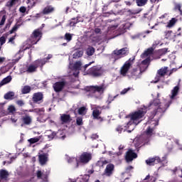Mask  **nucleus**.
I'll list each match as a JSON object with an SVG mask.
<instances>
[{"label":"nucleus","instance_id":"obj_6","mask_svg":"<svg viewBox=\"0 0 182 182\" xmlns=\"http://www.w3.org/2000/svg\"><path fill=\"white\" fill-rule=\"evenodd\" d=\"M129 50L127 48H123L119 50H115L112 53V59H114V62L116 60H119V59H122V58H124L126 55H127V52Z\"/></svg>","mask_w":182,"mask_h":182},{"label":"nucleus","instance_id":"obj_4","mask_svg":"<svg viewBox=\"0 0 182 182\" xmlns=\"http://www.w3.org/2000/svg\"><path fill=\"white\" fill-rule=\"evenodd\" d=\"M146 70L141 69V65H137L136 68L131 69L129 71V75H128L129 77H132V79H140L141 77V75L143 72Z\"/></svg>","mask_w":182,"mask_h":182},{"label":"nucleus","instance_id":"obj_36","mask_svg":"<svg viewBox=\"0 0 182 182\" xmlns=\"http://www.w3.org/2000/svg\"><path fill=\"white\" fill-rule=\"evenodd\" d=\"M86 110H87L86 109V107H80L78 109V114H80L81 116H85V114H86Z\"/></svg>","mask_w":182,"mask_h":182},{"label":"nucleus","instance_id":"obj_44","mask_svg":"<svg viewBox=\"0 0 182 182\" xmlns=\"http://www.w3.org/2000/svg\"><path fill=\"white\" fill-rule=\"evenodd\" d=\"M149 63H150V58H146V59L142 60L141 64H138V65H141V69L143 65H144L145 66H147V65H149Z\"/></svg>","mask_w":182,"mask_h":182},{"label":"nucleus","instance_id":"obj_38","mask_svg":"<svg viewBox=\"0 0 182 182\" xmlns=\"http://www.w3.org/2000/svg\"><path fill=\"white\" fill-rule=\"evenodd\" d=\"M12 22H13V21H12L11 18L8 19L6 26H5V27L3 29V31L4 32L6 31L7 29H9V28H11V25H12Z\"/></svg>","mask_w":182,"mask_h":182},{"label":"nucleus","instance_id":"obj_37","mask_svg":"<svg viewBox=\"0 0 182 182\" xmlns=\"http://www.w3.org/2000/svg\"><path fill=\"white\" fill-rule=\"evenodd\" d=\"M153 52H154V48H153L152 47L149 48L144 52L143 55L149 56V55H151L153 53Z\"/></svg>","mask_w":182,"mask_h":182},{"label":"nucleus","instance_id":"obj_51","mask_svg":"<svg viewBox=\"0 0 182 182\" xmlns=\"http://www.w3.org/2000/svg\"><path fill=\"white\" fill-rule=\"evenodd\" d=\"M36 4H38V0H32L30 1L31 8H33V6H36Z\"/></svg>","mask_w":182,"mask_h":182},{"label":"nucleus","instance_id":"obj_26","mask_svg":"<svg viewBox=\"0 0 182 182\" xmlns=\"http://www.w3.org/2000/svg\"><path fill=\"white\" fill-rule=\"evenodd\" d=\"M11 80H12V77L11 75H9L6 77L4 78L0 82V87H1V86H4V85L9 83Z\"/></svg>","mask_w":182,"mask_h":182},{"label":"nucleus","instance_id":"obj_41","mask_svg":"<svg viewBox=\"0 0 182 182\" xmlns=\"http://www.w3.org/2000/svg\"><path fill=\"white\" fill-rule=\"evenodd\" d=\"M77 126H83V118L82 117H78L76 119Z\"/></svg>","mask_w":182,"mask_h":182},{"label":"nucleus","instance_id":"obj_22","mask_svg":"<svg viewBox=\"0 0 182 182\" xmlns=\"http://www.w3.org/2000/svg\"><path fill=\"white\" fill-rule=\"evenodd\" d=\"M100 114H102V112H100L99 109H94L92 112L94 119H97V120H100L102 122L103 118H102V117H99Z\"/></svg>","mask_w":182,"mask_h":182},{"label":"nucleus","instance_id":"obj_31","mask_svg":"<svg viewBox=\"0 0 182 182\" xmlns=\"http://www.w3.org/2000/svg\"><path fill=\"white\" fill-rule=\"evenodd\" d=\"M36 69H38V67L33 65H30L26 70V72L28 73H33V72H36Z\"/></svg>","mask_w":182,"mask_h":182},{"label":"nucleus","instance_id":"obj_35","mask_svg":"<svg viewBox=\"0 0 182 182\" xmlns=\"http://www.w3.org/2000/svg\"><path fill=\"white\" fill-rule=\"evenodd\" d=\"M73 38V34H71L70 33H66L64 36V39L67 41V42H70Z\"/></svg>","mask_w":182,"mask_h":182},{"label":"nucleus","instance_id":"obj_32","mask_svg":"<svg viewBox=\"0 0 182 182\" xmlns=\"http://www.w3.org/2000/svg\"><path fill=\"white\" fill-rule=\"evenodd\" d=\"M137 6H146L149 0H135Z\"/></svg>","mask_w":182,"mask_h":182},{"label":"nucleus","instance_id":"obj_34","mask_svg":"<svg viewBox=\"0 0 182 182\" xmlns=\"http://www.w3.org/2000/svg\"><path fill=\"white\" fill-rule=\"evenodd\" d=\"M21 92L23 95H28V93H31V86L26 85L21 90Z\"/></svg>","mask_w":182,"mask_h":182},{"label":"nucleus","instance_id":"obj_59","mask_svg":"<svg viewBox=\"0 0 182 182\" xmlns=\"http://www.w3.org/2000/svg\"><path fill=\"white\" fill-rule=\"evenodd\" d=\"M178 69L177 68H172L169 73L168 74V76H170L171 75H172L174 72H177Z\"/></svg>","mask_w":182,"mask_h":182},{"label":"nucleus","instance_id":"obj_58","mask_svg":"<svg viewBox=\"0 0 182 182\" xmlns=\"http://www.w3.org/2000/svg\"><path fill=\"white\" fill-rule=\"evenodd\" d=\"M16 104L18 105V106H23V105H25V103L23 102V101L22 100H18L16 102Z\"/></svg>","mask_w":182,"mask_h":182},{"label":"nucleus","instance_id":"obj_50","mask_svg":"<svg viewBox=\"0 0 182 182\" xmlns=\"http://www.w3.org/2000/svg\"><path fill=\"white\" fill-rule=\"evenodd\" d=\"M34 112H36V113H43L45 112V108H36L34 109Z\"/></svg>","mask_w":182,"mask_h":182},{"label":"nucleus","instance_id":"obj_43","mask_svg":"<svg viewBox=\"0 0 182 182\" xmlns=\"http://www.w3.org/2000/svg\"><path fill=\"white\" fill-rule=\"evenodd\" d=\"M174 9H175L176 11H178L180 12V15H181V16H182L181 4H175Z\"/></svg>","mask_w":182,"mask_h":182},{"label":"nucleus","instance_id":"obj_5","mask_svg":"<svg viewBox=\"0 0 182 182\" xmlns=\"http://www.w3.org/2000/svg\"><path fill=\"white\" fill-rule=\"evenodd\" d=\"M145 114L146 111H144L143 108H140L139 109L129 114L127 117H129L132 122H137V120L143 119Z\"/></svg>","mask_w":182,"mask_h":182},{"label":"nucleus","instance_id":"obj_3","mask_svg":"<svg viewBox=\"0 0 182 182\" xmlns=\"http://www.w3.org/2000/svg\"><path fill=\"white\" fill-rule=\"evenodd\" d=\"M87 75L92 77H100L103 75V68L100 65H94L87 70Z\"/></svg>","mask_w":182,"mask_h":182},{"label":"nucleus","instance_id":"obj_13","mask_svg":"<svg viewBox=\"0 0 182 182\" xmlns=\"http://www.w3.org/2000/svg\"><path fill=\"white\" fill-rule=\"evenodd\" d=\"M65 85L66 82L65 81H60L54 83L53 87L56 93H59V92H62V90H63V87H65Z\"/></svg>","mask_w":182,"mask_h":182},{"label":"nucleus","instance_id":"obj_62","mask_svg":"<svg viewBox=\"0 0 182 182\" xmlns=\"http://www.w3.org/2000/svg\"><path fill=\"white\" fill-rule=\"evenodd\" d=\"M95 33H102V30L99 28L95 29Z\"/></svg>","mask_w":182,"mask_h":182},{"label":"nucleus","instance_id":"obj_15","mask_svg":"<svg viewBox=\"0 0 182 182\" xmlns=\"http://www.w3.org/2000/svg\"><path fill=\"white\" fill-rule=\"evenodd\" d=\"M113 171H114V165L113 164H109L107 165L104 173H105V176L110 177V176H112V174H113Z\"/></svg>","mask_w":182,"mask_h":182},{"label":"nucleus","instance_id":"obj_64","mask_svg":"<svg viewBox=\"0 0 182 182\" xmlns=\"http://www.w3.org/2000/svg\"><path fill=\"white\" fill-rule=\"evenodd\" d=\"M73 182H84V181H83V179L77 178V181H74Z\"/></svg>","mask_w":182,"mask_h":182},{"label":"nucleus","instance_id":"obj_48","mask_svg":"<svg viewBox=\"0 0 182 182\" xmlns=\"http://www.w3.org/2000/svg\"><path fill=\"white\" fill-rule=\"evenodd\" d=\"M16 31H18V25L16 24L9 31V33L12 34L14 32H16Z\"/></svg>","mask_w":182,"mask_h":182},{"label":"nucleus","instance_id":"obj_63","mask_svg":"<svg viewBox=\"0 0 182 182\" xmlns=\"http://www.w3.org/2000/svg\"><path fill=\"white\" fill-rule=\"evenodd\" d=\"M46 60H49L50 59H52V55L51 54H48V56L44 58Z\"/></svg>","mask_w":182,"mask_h":182},{"label":"nucleus","instance_id":"obj_45","mask_svg":"<svg viewBox=\"0 0 182 182\" xmlns=\"http://www.w3.org/2000/svg\"><path fill=\"white\" fill-rule=\"evenodd\" d=\"M6 21V15H4L0 21V26H4V25H5Z\"/></svg>","mask_w":182,"mask_h":182},{"label":"nucleus","instance_id":"obj_56","mask_svg":"<svg viewBox=\"0 0 182 182\" xmlns=\"http://www.w3.org/2000/svg\"><path fill=\"white\" fill-rule=\"evenodd\" d=\"M56 136V132H53L50 135H48V139H55Z\"/></svg>","mask_w":182,"mask_h":182},{"label":"nucleus","instance_id":"obj_29","mask_svg":"<svg viewBox=\"0 0 182 182\" xmlns=\"http://www.w3.org/2000/svg\"><path fill=\"white\" fill-rule=\"evenodd\" d=\"M83 56V50H78L74 53L73 55V59H79V58H82Z\"/></svg>","mask_w":182,"mask_h":182},{"label":"nucleus","instance_id":"obj_12","mask_svg":"<svg viewBox=\"0 0 182 182\" xmlns=\"http://www.w3.org/2000/svg\"><path fill=\"white\" fill-rule=\"evenodd\" d=\"M32 102L33 103H42L43 102V94L42 92H36L33 95Z\"/></svg>","mask_w":182,"mask_h":182},{"label":"nucleus","instance_id":"obj_40","mask_svg":"<svg viewBox=\"0 0 182 182\" xmlns=\"http://www.w3.org/2000/svg\"><path fill=\"white\" fill-rule=\"evenodd\" d=\"M82 66V63L80 61H77L73 65L74 69L75 70H80V68Z\"/></svg>","mask_w":182,"mask_h":182},{"label":"nucleus","instance_id":"obj_10","mask_svg":"<svg viewBox=\"0 0 182 182\" xmlns=\"http://www.w3.org/2000/svg\"><path fill=\"white\" fill-rule=\"evenodd\" d=\"M92 160V154L88 152H83L80 156V162L84 164H87L89 161Z\"/></svg>","mask_w":182,"mask_h":182},{"label":"nucleus","instance_id":"obj_39","mask_svg":"<svg viewBox=\"0 0 182 182\" xmlns=\"http://www.w3.org/2000/svg\"><path fill=\"white\" fill-rule=\"evenodd\" d=\"M39 140H41L40 137H34L28 139V141L30 142V144H35V143H38Z\"/></svg>","mask_w":182,"mask_h":182},{"label":"nucleus","instance_id":"obj_21","mask_svg":"<svg viewBox=\"0 0 182 182\" xmlns=\"http://www.w3.org/2000/svg\"><path fill=\"white\" fill-rule=\"evenodd\" d=\"M168 72V67H163L157 70V75H159L161 77H164Z\"/></svg>","mask_w":182,"mask_h":182},{"label":"nucleus","instance_id":"obj_8","mask_svg":"<svg viewBox=\"0 0 182 182\" xmlns=\"http://www.w3.org/2000/svg\"><path fill=\"white\" fill-rule=\"evenodd\" d=\"M107 87L105 84H102L101 85H92L88 87V92H90V93L97 92L100 93V95H103Z\"/></svg>","mask_w":182,"mask_h":182},{"label":"nucleus","instance_id":"obj_30","mask_svg":"<svg viewBox=\"0 0 182 182\" xmlns=\"http://www.w3.org/2000/svg\"><path fill=\"white\" fill-rule=\"evenodd\" d=\"M95 48L92 46H89L86 50V53L87 56H93V55L95 54Z\"/></svg>","mask_w":182,"mask_h":182},{"label":"nucleus","instance_id":"obj_14","mask_svg":"<svg viewBox=\"0 0 182 182\" xmlns=\"http://www.w3.org/2000/svg\"><path fill=\"white\" fill-rule=\"evenodd\" d=\"M161 161V159L159 156H155L153 158H149L145 161L147 166H154L155 164H159Z\"/></svg>","mask_w":182,"mask_h":182},{"label":"nucleus","instance_id":"obj_2","mask_svg":"<svg viewBox=\"0 0 182 182\" xmlns=\"http://www.w3.org/2000/svg\"><path fill=\"white\" fill-rule=\"evenodd\" d=\"M134 60H136V56L130 58L123 64V65L121 67L119 70V75H121V76H123L124 77H126V76H127L129 71L133 67Z\"/></svg>","mask_w":182,"mask_h":182},{"label":"nucleus","instance_id":"obj_33","mask_svg":"<svg viewBox=\"0 0 182 182\" xmlns=\"http://www.w3.org/2000/svg\"><path fill=\"white\" fill-rule=\"evenodd\" d=\"M168 51V48H161L157 50L156 53L159 56H164L166 53Z\"/></svg>","mask_w":182,"mask_h":182},{"label":"nucleus","instance_id":"obj_1","mask_svg":"<svg viewBox=\"0 0 182 182\" xmlns=\"http://www.w3.org/2000/svg\"><path fill=\"white\" fill-rule=\"evenodd\" d=\"M171 105V101H168V102H161L160 99L155 98L151 100L148 107H151L154 109V110L151 112L149 124L151 126L149 127H154L156 129V126H159V122L163 116H164V113L167 112L168 107Z\"/></svg>","mask_w":182,"mask_h":182},{"label":"nucleus","instance_id":"obj_52","mask_svg":"<svg viewBox=\"0 0 182 182\" xmlns=\"http://www.w3.org/2000/svg\"><path fill=\"white\" fill-rule=\"evenodd\" d=\"M160 79H161V76H160V75L156 74L155 77V81H154V83H158V82H160Z\"/></svg>","mask_w":182,"mask_h":182},{"label":"nucleus","instance_id":"obj_7","mask_svg":"<svg viewBox=\"0 0 182 182\" xmlns=\"http://www.w3.org/2000/svg\"><path fill=\"white\" fill-rule=\"evenodd\" d=\"M43 36V33H42V30L41 28H37L33 31L31 36V41L33 45H36L42 39V36Z\"/></svg>","mask_w":182,"mask_h":182},{"label":"nucleus","instance_id":"obj_16","mask_svg":"<svg viewBox=\"0 0 182 182\" xmlns=\"http://www.w3.org/2000/svg\"><path fill=\"white\" fill-rule=\"evenodd\" d=\"M178 90H180V87L178 86H175L173 87V89L171 90V95L170 96L171 100H168V102H171V105L173 104V100H175V99H177L176 96L178 95ZM165 103H167V102H166Z\"/></svg>","mask_w":182,"mask_h":182},{"label":"nucleus","instance_id":"obj_27","mask_svg":"<svg viewBox=\"0 0 182 182\" xmlns=\"http://www.w3.org/2000/svg\"><path fill=\"white\" fill-rule=\"evenodd\" d=\"M178 21V19H177L176 18H172L168 23L166 27L167 28H173V26H174V25H176V23H177Z\"/></svg>","mask_w":182,"mask_h":182},{"label":"nucleus","instance_id":"obj_55","mask_svg":"<svg viewBox=\"0 0 182 182\" xmlns=\"http://www.w3.org/2000/svg\"><path fill=\"white\" fill-rule=\"evenodd\" d=\"M130 89V87L124 89L122 91L120 92V95H126V93H127V92H129Z\"/></svg>","mask_w":182,"mask_h":182},{"label":"nucleus","instance_id":"obj_60","mask_svg":"<svg viewBox=\"0 0 182 182\" xmlns=\"http://www.w3.org/2000/svg\"><path fill=\"white\" fill-rule=\"evenodd\" d=\"M133 168H134V167H133L132 166H127V167L126 168V171H127V173H129V171H130L131 170H133Z\"/></svg>","mask_w":182,"mask_h":182},{"label":"nucleus","instance_id":"obj_46","mask_svg":"<svg viewBox=\"0 0 182 182\" xmlns=\"http://www.w3.org/2000/svg\"><path fill=\"white\" fill-rule=\"evenodd\" d=\"M8 111L9 113H14V112H16V109L14 105H10L8 108Z\"/></svg>","mask_w":182,"mask_h":182},{"label":"nucleus","instance_id":"obj_28","mask_svg":"<svg viewBox=\"0 0 182 182\" xmlns=\"http://www.w3.org/2000/svg\"><path fill=\"white\" fill-rule=\"evenodd\" d=\"M14 96H15V92H9L4 95V99L6 100H12V99H14Z\"/></svg>","mask_w":182,"mask_h":182},{"label":"nucleus","instance_id":"obj_17","mask_svg":"<svg viewBox=\"0 0 182 182\" xmlns=\"http://www.w3.org/2000/svg\"><path fill=\"white\" fill-rule=\"evenodd\" d=\"M60 120L62 122V124L70 123L72 121V117H70V114H63L60 116Z\"/></svg>","mask_w":182,"mask_h":182},{"label":"nucleus","instance_id":"obj_42","mask_svg":"<svg viewBox=\"0 0 182 182\" xmlns=\"http://www.w3.org/2000/svg\"><path fill=\"white\" fill-rule=\"evenodd\" d=\"M117 96H119V95H117L114 97H112V95H109L108 100L107 101V105H110V103H112V102H113V100H114L116 99V97H117Z\"/></svg>","mask_w":182,"mask_h":182},{"label":"nucleus","instance_id":"obj_47","mask_svg":"<svg viewBox=\"0 0 182 182\" xmlns=\"http://www.w3.org/2000/svg\"><path fill=\"white\" fill-rule=\"evenodd\" d=\"M89 178H90V176L86 174L84 176H82V178H81V180H83L84 182H88Z\"/></svg>","mask_w":182,"mask_h":182},{"label":"nucleus","instance_id":"obj_25","mask_svg":"<svg viewBox=\"0 0 182 182\" xmlns=\"http://www.w3.org/2000/svg\"><path fill=\"white\" fill-rule=\"evenodd\" d=\"M19 2V0H9L6 2V8H9V9H11L12 6H14V5H16V3Z\"/></svg>","mask_w":182,"mask_h":182},{"label":"nucleus","instance_id":"obj_49","mask_svg":"<svg viewBox=\"0 0 182 182\" xmlns=\"http://www.w3.org/2000/svg\"><path fill=\"white\" fill-rule=\"evenodd\" d=\"M6 42V38L4 36L0 37V45L2 46Z\"/></svg>","mask_w":182,"mask_h":182},{"label":"nucleus","instance_id":"obj_18","mask_svg":"<svg viewBox=\"0 0 182 182\" xmlns=\"http://www.w3.org/2000/svg\"><path fill=\"white\" fill-rule=\"evenodd\" d=\"M21 122L23 124H21V127H23V124H26V126H29L32 124V117L29 115L23 116L21 117Z\"/></svg>","mask_w":182,"mask_h":182},{"label":"nucleus","instance_id":"obj_20","mask_svg":"<svg viewBox=\"0 0 182 182\" xmlns=\"http://www.w3.org/2000/svg\"><path fill=\"white\" fill-rule=\"evenodd\" d=\"M48 154H41L38 155L39 163L41 166L46 164V162L48 161Z\"/></svg>","mask_w":182,"mask_h":182},{"label":"nucleus","instance_id":"obj_9","mask_svg":"<svg viewBox=\"0 0 182 182\" xmlns=\"http://www.w3.org/2000/svg\"><path fill=\"white\" fill-rule=\"evenodd\" d=\"M154 127H148L145 133L147 136H146L144 140V145L149 144L150 143V137L153 136V132H154Z\"/></svg>","mask_w":182,"mask_h":182},{"label":"nucleus","instance_id":"obj_54","mask_svg":"<svg viewBox=\"0 0 182 182\" xmlns=\"http://www.w3.org/2000/svg\"><path fill=\"white\" fill-rule=\"evenodd\" d=\"M19 12H21V14H25V12H26V7L21 6L19 8Z\"/></svg>","mask_w":182,"mask_h":182},{"label":"nucleus","instance_id":"obj_61","mask_svg":"<svg viewBox=\"0 0 182 182\" xmlns=\"http://www.w3.org/2000/svg\"><path fill=\"white\" fill-rule=\"evenodd\" d=\"M15 38H16V36L11 37L9 40V42H10L11 43H14V41H15Z\"/></svg>","mask_w":182,"mask_h":182},{"label":"nucleus","instance_id":"obj_57","mask_svg":"<svg viewBox=\"0 0 182 182\" xmlns=\"http://www.w3.org/2000/svg\"><path fill=\"white\" fill-rule=\"evenodd\" d=\"M43 176V173H42V171H37L38 178H42Z\"/></svg>","mask_w":182,"mask_h":182},{"label":"nucleus","instance_id":"obj_11","mask_svg":"<svg viewBox=\"0 0 182 182\" xmlns=\"http://www.w3.org/2000/svg\"><path fill=\"white\" fill-rule=\"evenodd\" d=\"M134 159H137V154H136V152H134L133 150L129 149L125 155V160L127 163H130V161H133Z\"/></svg>","mask_w":182,"mask_h":182},{"label":"nucleus","instance_id":"obj_23","mask_svg":"<svg viewBox=\"0 0 182 182\" xmlns=\"http://www.w3.org/2000/svg\"><path fill=\"white\" fill-rule=\"evenodd\" d=\"M9 177V173L5 169L0 170V180H6Z\"/></svg>","mask_w":182,"mask_h":182},{"label":"nucleus","instance_id":"obj_53","mask_svg":"<svg viewBox=\"0 0 182 182\" xmlns=\"http://www.w3.org/2000/svg\"><path fill=\"white\" fill-rule=\"evenodd\" d=\"M116 132L119 133H122V132H123V126H121V125L117 126L116 128Z\"/></svg>","mask_w":182,"mask_h":182},{"label":"nucleus","instance_id":"obj_24","mask_svg":"<svg viewBox=\"0 0 182 182\" xmlns=\"http://www.w3.org/2000/svg\"><path fill=\"white\" fill-rule=\"evenodd\" d=\"M79 19H80V17L79 16L71 18L69 23L70 26H76V24L80 22V20Z\"/></svg>","mask_w":182,"mask_h":182},{"label":"nucleus","instance_id":"obj_19","mask_svg":"<svg viewBox=\"0 0 182 182\" xmlns=\"http://www.w3.org/2000/svg\"><path fill=\"white\" fill-rule=\"evenodd\" d=\"M53 12H55V7H53L52 5L46 6L42 11L43 15H49Z\"/></svg>","mask_w":182,"mask_h":182}]
</instances>
